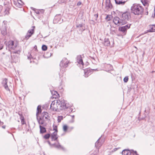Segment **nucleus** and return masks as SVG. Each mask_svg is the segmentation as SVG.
Instances as JSON below:
<instances>
[{
    "mask_svg": "<svg viewBox=\"0 0 155 155\" xmlns=\"http://www.w3.org/2000/svg\"><path fill=\"white\" fill-rule=\"evenodd\" d=\"M121 15L120 18L117 16L115 17L113 19V21L114 24L117 26L124 25L127 23L130 18V15L129 12H126L123 13L121 12Z\"/></svg>",
    "mask_w": 155,
    "mask_h": 155,
    "instance_id": "f257e3e1",
    "label": "nucleus"
},
{
    "mask_svg": "<svg viewBox=\"0 0 155 155\" xmlns=\"http://www.w3.org/2000/svg\"><path fill=\"white\" fill-rule=\"evenodd\" d=\"M41 111V106L39 105L37 108L36 116L37 119L39 124H43L45 121L48 120V114L47 112H44L41 113L39 119L38 115Z\"/></svg>",
    "mask_w": 155,
    "mask_h": 155,
    "instance_id": "f03ea898",
    "label": "nucleus"
},
{
    "mask_svg": "<svg viewBox=\"0 0 155 155\" xmlns=\"http://www.w3.org/2000/svg\"><path fill=\"white\" fill-rule=\"evenodd\" d=\"M131 12L136 15H139L142 14L143 11V8L137 4H134L131 8Z\"/></svg>",
    "mask_w": 155,
    "mask_h": 155,
    "instance_id": "7ed1b4c3",
    "label": "nucleus"
},
{
    "mask_svg": "<svg viewBox=\"0 0 155 155\" xmlns=\"http://www.w3.org/2000/svg\"><path fill=\"white\" fill-rule=\"evenodd\" d=\"M56 103H57V109L61 110H64L69 107L68 104L65 103L64 100H57L56 101Z\"/></svg>",
    "mask_w": 155,
    "mask_h": 155,
    "instance_id": "20e7f679",
    "label": "nucleus"
},
{
    "mask_svg": "<svg viewBox=\"0 0 155 155\" xmlns=\"http://www.w3.org/2000/svg\"><path fill=\"white\" fill-rule=\"evenodd\" d=\"M5 44H6L9 50H15L17 48V45L16 44H15L14 42L13 41H9L8 42H5Z\"/></svg>",
    "mask_w": 155,
    "mask_h": 155,
    "instance_id": "39448f33",
    "label": "nucleus"
},
{
    "mask_svg": "<svg viewBox=\"0 0 155 155\" xmlns=\"http://www.w3.org/2000/svg\"><path fill=\"white\" fill-rule=\"evenodd\" d=\"M7 22L6 21H4L2 26L1 28V33L3 35H5L7 34Z\"/></svg>",
    "mask_w": 155,
    "mask_h": 155,
    "instance_id": "423d86ee",
    "label": "nucleus"
},
{
    "mask_svg": "<svg viewBox=\"0 0 155 155\" xmlns=\"http://www.w3.org/2000/svg\"><path fill=\"white\" fill-rule=\"evenodd\" d=\"M112 7V5L110 3V0H106L105 11L107 12L111 10Z\"/></svg>",
    "mask_w": 155,
    "mask_h": 155,
    "instance_id": "0eeeda50",
    "label": "nucleus"
},
{
    "mask_svg": "<svg viewBox=\"0 0 155 155\" xmlns=\"http://www.w3.org/2000/svg\"><path fill=\"white\" fill-rule=\"evenodd\" d=\"M68 63L69 62L68 61L67 59L65 58H64L61 62L60 66V67L65 68L68 66Z\"/></svg>",
    "mask_w": 155,
    "mask_h": 155,
    "instance_id": "6e6552de",
    "label": "nucleus"
},
{
    "mask_svg": "<svg viewBox=\"0 0 155 155\" xmlns=\"http://www.w3.org/2000/svg\"><path fill=\"white\" fill-rule=\"evenodd\" d=\"M63 21V19H61V15L59 14L56 15L55 16L53 20V22L54 23H58L60 24Z\"/></svg>",
    "mask_w": 155,
    "mask_h": 155,
    "instance_id": "1a4fd4ad",
    "label": "nucleus"
},
{
    "mask_svg": "<svg viewBox=\"0 0 155 155\" xmlns=\"http://www.w3.org/2000/svg\"><path fill=\"white\" fill-rule=\"evenodd\" d=\"M130 24L127 25H126L120 27L119 28V30L126 34L127 30L130 28Z\"/></svg>",
    "mask_w": 155,
    "mask_h": 155,
    "instance_id": "9d476101",
    "label": "nucleus"
},
{
    "mask_svg": "<svg viewBox=\"0 0 155 155\" xmlns=\"http://www.w3.org/2000/svg\"><path fill=\"white\" fill-rule=\"evenodd\" d=\"M51 137L52 141L57 140L58 138L57 133L56 131H54L51 134Z\"/></svg>",
    "mask_w": 155,
    "mask_h": 155,
    "instance_id": "9b49d317",
    "label": "nucleus"
},
{
    "mask_svg": "<svg viewBox=\"0 0 155 155\" xmlns=\"http://www.w3.org/2000/svg\"><path fill=\"white\" fill-rule=\"evenodd\" d=\"M8 82V80L6 78H5L3 81L2 84L4 85L5 88L7 90H9L8 86L7 84V83Z\"/></svg>",
    "mask_w": 155,
    "mask_h": 155,
    "instance_id": "f8f14e48",
    "label": "nucleus"
},
{
    "mask_svg": "<svg viewBox=\"0 0 155 155\" xmlns=\"http://www.w3.org/2000/svg\"><path fill=\"white\" fill-rule=\"evenodd\" d=\"M76 27L77 28H78L79 30H81V31H83L85 29V27L84 26V25L83 24L77 25Z\"/></svg>",
    "mask_w": 155,
    "mask_h": 155,
    "instance_id": "ddd939ff",
    "label": "nucleus"
},
{
    "mask_svg": "<svg viewBox=\"0 0 155 155\" xmlns=\"http://www.w3.org/2000/svg\"><path fill=\"white\" fill-rule=\"evenodd\" d=\"M92 70L87 69L84 70V76L85 77H87L89 75L91 74Z\"/></svg>",
    "mask_w": 155,
    "mask_h": 155,
    "instance_id": "4468645a",
    "label": "nucleus"
},
{
    "mask_svg": "<svg viewBox=\"0 0 155 155\" xmlns=\"http://www.w3.org/2000/svg\"><path fill=\"white\" fill-rule=\"evenodd\" d=\"M149 29L147 30L148 32H155V24L149 26Z\"/></svg>",
    "mask_w": 155,
    "mask_h": 155,
    "instance_id": "2eb2a0df",
    "label": "nucleus"
},
{
    "mask_svg": "<svg viewBox=\"0 0 155 155\" xmlns=\"http://www.w3.org/2000/svg\"><path fill=\"white\" fill-rule=\"evenodd\" d=\"M131 153L130 150L128 149H125L123 150L122 154L123 155H130Z\"/></svg>",
    "mask_w": 155,
    "mask_h": 155,
    "instance_id": "dca6fc26",
    "label": "nucleus"
},
{
    "mask_svg": "<svg viewBox=\"0 0 155 155\" xmlns=\"http://www.w3.org/2000/svg\"><path fill=\"white\" fill-rule=\"evenodd\" d=\"M115 1V3L116 4L121 5H124L126 2V1H123L122 0H114Z\"/></svg>",
    "mask_w": 155,
    "mask_h": 155,
    "instance_id": "f3484780",
    "label": "nucleus"
},
{
    "mask_svg": "<svg viewBox=\"0 0 155 155\" xmlns=\"http://www.w3.org/2000/svg\"><path fill=\"white\" fill-rule=\"evenodd\" d=\"M55 103H56V102H55V101H54L52 102L51 104V108L54 111H56V110L57 109V107H54V106L56 104Z\"/></svg>",
    "mask_w": 155,
    "mask_h": 155,
    "instance_id": "a211bd4d",
    "label": "nucleus"
},
{
    "mask_svg": "<svg viewBox=\"0 0 155 155\" xmlns=\"http://www.w3.org/2000/svg\"><path fill=\"white\" fill-rule=\"evenodd\" d=\"M77 61L79 64L83 65L84 63L81 55H78L77 57Z\"/></svg>",
    "mask_w": 155,
    "mask_h": 155,
    "instance_id": "6ab92c4d",
    "label": "nucleus"
},
{
    "mask_svg": "<svg viewBox=\"0 0 155 155\" xmlns=\"http://www.w3.org/2000/svg\"><path fill=\"white\" fill-rule=\"evenodd\" d=\"M104 45L106 46H109L110 45V41L108 38H105L104 39Z\"/></svg>",
    "mask_w": 155,
    "mask_h": 155,
    "instance_id": "aec40b11",
    "label": "nucleus"
},
{
    "mask_svg": "<svg viewBox=\"0 0 155 155\" xmlns=\"http://www.w3.org/2000/svg\"><path fill=\"white\" fill-rule=\"evenodd\" d=\"M39 127L40 128V133L41 134H43L46 132V130L45 127L40 125Z\"/></svg>",
    "mask_w": 155,
    "mask_h": 155,
    "instance_id": "412c9836",
    "label": "nucleus"
},
{
    "mask_svg": "<svg viewBox=\"0 0 155 155\" xmlns=\"http://www.w3.org/2000/svg\"><path fill=\"white\" fill-rule=\"evenodd\" d=\"M141 1L143 5L147 7L148 6L149 1L147 0H141Z\"/></svg>",
    "mask_w": 155,
    "mask_h": 155,
    "instance_id": "4be33fe9",
    "label": "nucleus"
},
{
    "mask_svg": "<svg viewBox=\"0 0 155 155\" xmlns=\"http://www.w3.org/2000/svg\"><path fill=\"white\" fill-rule=\"evenodd\" d=\"M13 60V61L15 62H16L18 61V58L15 55H14L13 56H11Z\"/></svg>",
    "mask_w": 155,
    "mask_h": 155,
    "instance_id": "5701e85b",
    "label": "nucleus"
},
{
    "mask_svg": "<svg viewBox=\"0 0 155 155\" xmlns=\"http://www.w3.org/2000/svg\"><path fill=\"white\" fill-rule=\"evenodd\" d=\"M101 137H100L99 139L97 140V141L95 143V146L96 147H100L101 144V143H99V140L101 138Z\"/></svg>",
    "mask_w": 155,
    "mask_h": 155,
    "instance_id": "b1692460",
    "label": "nucleus"
},
{
    "mask_svg": "<svg viewBox=\"0 0 155 155\" xmlns=\"http://www.w3.org/2000/svg\"><path fill=\"white\" fill-rule=\"evenodd\" d=\"M53 145H54L55 147L64 150V148L60 145L59 143H58V145H55V144H53Z\"/></svg>",
    "mask_w": 155,
    "mask_h": 155,
    "instance_id": "393cba45",
    "label": "nucleus"
},
{
    "mask_svg": "<svg viewBox=\"0 0 155 155\" xmlns=\"http://www.w3.org/2000/svg\"><path fill=\"white\" fill-rule=\"evenodd\" d=\"M31 8L34 11H35V12L37 14H40V12H41V11H43V10H35V9L33 7H31Z\"/></svg>",
    "mask_w": 155,
    "mask_h": 155,
    "instance_id": "a878e982",
    "label": "nucleus"
},
{
    "mask_svg": "<svg viewBox=\"0 0 155 155\" xmlns=\"http://www.w3.org/2000/svg\"><path fill=\"white\" fill-rule=\"evenodd\" d=\"M68 129V127L67 125H63V131L64 132H66L67 131Z\"/></svg>",
    "mask_w": 155,
    "mask_h": 155,
    "instance_id": "bb28decb",
    "label": "nucleus"
},
{
    "mask_svg": "<svg viewBox=\"0 0 155 155\" xmlns=\"http://www.w3.org/2000/svg\"><path fill=\"white\" fill-rule=\"evenodd\" d=\"M32 28H33L32 29L29 30L28 31V33L31 35L33 34L34 33V29L35 28V26H33Z\"/></svg>",
    "mask_w": 155,
    "mask_h": 155,
    "instance_id": "cd10ccee",
    "label": "nucleus"
},
{
    "mask_svg": "<svg viewBox=\"0 0 155 155\" xmlns=\"http://www.w3.org/2000/svg\"><path fill=\"white\" fill-rule=\"evenodd\" d=\"M106 67L108 68L109 70H112L113 69L112 66L110 64H107L106 65Z\"/></svg>",
    "mask_w": 155,
    "mask_h": 155,
    "instance_id": "c85d7f7f",
    "label": "nucleus"
},
{
    "mask_svg": "<svg viewBox=\"0 0 155 155\" xmlns=\"http://www.w3.org/2000/svg\"><path fill=\"white\" fill-rule=\"evenodd\" d=\"M42 49L43 51H46L47 49V47L46 45H43L42 46Z\"/></svg>",
    "mask_w": 155,
    "mask_h": 155,
    "instance_id": "c756f323",
    "label": "nucleus"
},
{
    "mask_svg": "<svg viewBox=\"0 0 155 155\" xmlns=\"http://www.w3.org/2000/svg\"><path fill=\"white\" fill-rule=\"evenodd\" d=\"M50 136V135L49 134H45L44 137V138L46 139H48Z\"/></svg>",
    "mask_w": 155,
    "mask_h": 155,
    "instance_id": "7c9ffc66",
    "label": "nucleus"
},
{
    "mask_svg": "<svg viewBox=\"0 0 155 155\" xmlns=\"http://www.w3.org/2000/svg\"><path fill=\"white\" fill-rule=\"evenodd\" d=\"M58 92L57 91H55L54 93V95H53V97L56 98L58 97Z\"/></svg>",
    "mask_w": 155,
    "mask_h": 155,
    "instance_id": "2f4dec72",
    "label": "nucleus"
},
{
    "mask_svg": "<svg viewBox=\"0 0 155 155\" xmlns=\"http://www.w3.org/2000/svg\"><path fill=\"white\" fill-rule=\"evenodd\" d=\"M31 34H30L29 33H28L27 35L25 36V38L26 39H28L29 38H30L31 35Z\"/></svg>",
    "mask_w": 155,
    "mask_h": 155,
    "instance_id": "473e14b6",
    "label": "nucleus"
},
{
    "mask_svg": "<svg viewBox=\"0 0 155 155\" xmlns=\"http://www.w3.org/2000/svg\"><path fill=\"white\" fill-rule=\"evenodd\" d=\"M20 52V51H19V50H18L15 51H12L11 52V53H14V54H19Z\"/></svg>",
    "mask_w": 155,
    "mask_h": 155,
    "instance_id": "72a5a7b5",
    "label": "nucleus"
},
{
    "mask_svg": "<svg viewBox=\"0 0 155 155\" xmlns=\"http://www.w3.org/2000/svg\"><path fill=\"white\" fill-rule=\"evenodd\" d=\"M63 116H58V122H60L61 121V120L63 119Z\"/></svg>",
    "mask_w": 155,
    "mask_h": 155,
    "instance_id": "f704fd0d",
    "label": "nucleus"
},
{
    "mask_svg": "<svg viewBox=\"0 0 155 155\" xmlns=\"http://www.w3.org/2000/svg\"><path fill=\"white\" fill-rule=\"evenodd\" d=\"M110 15H107L105 18V19L107 20V21L110 20Z\"/></svg>",
    "mask_w": 155,
    "mask_h": 155,
    "instance_id": "c9c22d12",
    "label": "nucleus"
},
{
    "mask_svg": "<svg viewBox=\"0 0 155 155\" xmlns=\"http://www.w3.org/2000/svg\"><path fill=\"white\" fill-rule=\"evenodd\" d=\"M53 128L54 130H55L54 131H56L57 133L58 130L57 126L54 125H53Z\"/></svg>",
    "mask_w": 155,
    "mask_h": 155,
    "instance_id": "e433bc0d",
    "label": "nucleus"
},
{
    "mask_svg": "<svg viewBox=\"0 0 155 155\" xmlns=\"http://www.w3.org/2000/svg\"><path fill=\"white\" fill-rule=\"evenodd\" d=\"M128 80V78L127 77H125L124 79V81L125 82H127Z\"/></svg>",
    "mask_w": 155,
    "mask_h": 155,
    "instance_id": "4c0bfd02",
    "label": "nucleus"
},
{
    "mask_svg": "<svg viewBox=\"0 0 155 155\" xmlns=\"http://www.w3.org/2000/svg\"><path fill=\"white\" fill-rule=\"evenodd\" d=\"M21 123L22 125L24 124H25V121L24 120V119H21Z\"/></svg>",
    "mask_w": 155,
    "mask_h": 155,
    "instance_id": "58836bf2",
    "label": "nucleus"
},
{
    "mask_svg": "<svg viewBox=\"0 0 155 155\" xmlns=\"http://www.w3.org/2000/svg\"><path fill=\"white\" fill-rule=\"evenodd\" d=\"M130 151L131 152V153H132V152H134V153L135 154V155H139L138 154H137V152L136 151H134L133 150H131Z\"/></svg>",
    "mask_w": 155,
    "mask_h": 155,
    "instance_id": "ea45409f",
    "label": "nucleus"
},
{
    "mask_svg": "<svg viewBox=\"0 0 155 155\" xmlns=\"http://www.w3.org/2000/svg\"><path fill=\"white\" fill-rule=\"evenodd\" d=\"M3 47V45L1 44L0 45V50H2Z\"/></svg>",
    "mask_w": 155,
    "mask_h": 155,
    "instance_id": "a19ab883",
    "label": "nucleus"
},
{
    "mask_svg": "<svg viewBox=\"0 0 155 155\" xmlns=\"http://www.w3.org/2000/svg\"><path fill=\"white\" fill-rule=\"evenodd\" d=\"M81 4V3L80 2H79L77 3V5L78 6H80V5Z\"/></svg>",
    "mask_w": 155,
    "mask_h": 155,
    "instance_id": "79ce46f5",
    "label": "nucleus"
},
{
    "mask_svg": "<svg viewBox=\"0 0 155 155\" xmlns=\"http://www.w3.org/2000/svg\"><path fill=\"white\" fill-rule=\"evenodd\" d=\"M17 4H18V5H17V6L18 7H20V6H21V4L19 2H18Z\"/></svg>",
    "mask_w": 155,
    "mask_h": 155,
    "instance_id": "37998d69",
    "label": "nucleus"
},
{
    "mask_svg": "<svg viewBox=\"0 0 155 155\" xmlns=\"http://www.w3.org/2000/svg\"><path fill=\"white\" fill-rule=\"evenodd\" d=\"M74 115H73L72 116L73 120H72V122H73L74 121Z\"/></svg>",
    "mask_w": 155,
    "mask_h": 155,
    "instance_id": "c03bdc74",
    "label": "nucleus"
},
{
    "mask_svg": "<svg viewBox=\"0 0 155 155\" xmlns=\"http://www.w3.org/2000/svg\"><path fill=\"white\" fill-rule=\"evenodd\" d=\"M155 16V11H154V14H153L152 16V17L153 18H154Z\"/></svg>",
    "mask_w": 155,
    "mask_h": 155,
    "instance_id": "a18cd8bd",
    "label": "nucleus"
},
{
    "mask_svg": "<svg viewBox=\"0 0 155 155\" xmlns=\"http://www.w3.org/2000/svg\"><path fill=\"white\" fill-rule=\"evenodd\" d=\"M31 55L30 54L29 56H28V59H30L31 58Z\"/></svg>",
    "mask_w": 155,
    "mask_h": 155,
    "instance_id": "49530a36",
    "label": "nucleus"
},
{
    "mask_svg": "<svg viewBox=\"0 0 155 155\" xmlns=\"http://www.w3.org/2000/svg\"><path fill=\"white\" fill-rule=\"evenodd\" d=\"M48 144L50 146H51V144L49 141H48Z\"/></svg>",
    "mask_w": 155,
    "mask_h": 155,
    "instance_id": "de8ad7c7",
    "label": "nucleus"
},
{
    "mask_svg": "<svg viewBox=\"0 0 155 155\" xmlns=\"http://www.w3.org/2000/svg\"><path fill=\"white\" fill-rule=\"evenodd\" d=\"M3 124V122H2L1 121V120H0V125H2V124Z\"/></svg>",
    "mask_w": 155,
    "mask_h": 155,
    "instance_id": "09e8293b",
    "label": "nucleus"
},
{
    "mask_svg": "<svg viewBox=\"0 0 155 155\" xmlns=\"http://www.w3.org/2000/svg\"><path fill=\"white\" fill-rule=\"evenodd\" d=\"M2 127L4 128V129H5V126H2Z\"/></svg>",
    "mask_w": 155,
    "mask_h": 155,
    "instance_id": "8fccbe9b",
    "label": "nucleus"
},
{
    "mask_svg": "<svg viewBox=\"0 0 155 155\" xmlns=\"http://www.w3.org/2000/svg\"><path fill=\"white\" fill-rule=\"evenodd\" d=\"M66 1V0H64V1L63 2V3H65Z\"/></svg>",
    "mask_w": 155,
    "mask_h": 155,
    "instance_id": "3c124183",
    "label": "nucleus"
},
{
    "mask_svg": "<svg viewBox=\"0 0 155 155\" xmlns=\"http://www.w3.org/2000/svg\"><path fill=\"white\" fill-rule=\"evenodd\" d=\"M54 107H57V103H56V104L55 105H54Z\"/></svg>",
    "mask_w": 155,
    "mask_h": 155,
    "instance_id": "603ef678",
    "label": "nucleus"
},
{
    "mask_svg": "<svg viewBox=\"0 0 155 155\" xmlns=\"http://www.w3.org/2000/svg\"><path fill=\"white\" fill-rule=\"evenodd\" d=\"M2 54H5V53L4 52H3L2 53Z\"/></svg>",
    "mask_w": 155,
    "mask_h": 155,
    "instance_id": "864d4df0",
    "label": "nucleus"
},
{
    "mask_svg": "<svg viewBox=\"0 0 155 155\" xmlns=\"http://www.w3.org/2000/svg\"><path fill=\"white\" fill-rule=\"evenodd\" d=\"M20 1L21 2V0H20Z\"/></svg>",
    "mask_w": 155,
    "mask_h": 155,
    "instance_id": "5fc2aeb1",
    "label": "nucleus"
}]
</instances>
